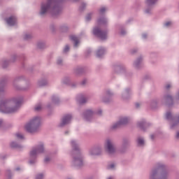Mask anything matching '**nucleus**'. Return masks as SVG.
Here are the masks:
<instances>
[{"label": "nucleus", "mask_w": 179, "mask_h": 179, "mask_svg": "<svg viewBox=\"0 0 179 179\" xmlns=\"http://www.w3.org/2000/svg\"><path fill=\"white\" fill-rule=\"evenodd\" d=\"M41 122V118H40L39 117H34L25 125L26 131H27V132H30L31 134H33V132H36L37 129H38V127H40Z\"/></svg>", "instance_id": "obj_1"}, {"label": "nucleus", "mask_w": 179, "mask_h": 179, "mask_svg": "<svg viewBox=\"0 0 179 179\" xmlns=\"http://www.w3.org/2000/svg\"><path fill=\"white\" fill-rule=\"evenodd\" d=\"M16 107L15 108H7L8 106V101H2L0 102V111L2 113H15V111H17V108H19L20 103L19 101L15 102Z\"/></svg>", "instance_id": "obj_2"}, {"label": "nucleus", "mask_w": 179, "mask_h": 179, "mask_svg": "<svg viewBox=\"0 0 179 179\" xmlns=\"http://www.w3.org/2000/svg\"><path fill=\"white\" fill-rule=\"evenodd\" d=\"M55 2V0H48L47 4L42 3L41 13H40L41 15H45V13L48 12L51 6L54 5Z\"/></svg>", "instance_id": "obj_3"}, {"label": "nucleus", "mask_w": 179, "mask_h": 179, "mask_svg": "<svg viewBox=\"0 0 179 179\" xmlns=\"http://www.w3.org/2000/svg\"><path fill=\"white\" fill-rule=\"evenodd\" d=\"M94 36H97L101 40H106L107 38V31H103L99 28H94L93 31Z\"/></svg>", "instance_id": "obj_4"}, {"label": "nucleus", "mask_w": 179, "mask_h": 179, "mask_svg": "<svg viewBox=\"0 0 179 179\" xmlns=\"http://www.w3.org/2000/svg\"><path fill=\"white\" fill-rule=\"evenodd\" d=\"M44 152V147L43 145L38 146L36 149H33L30 152V156L31 157L38 155V153H43Z\"/></svg>", "instance_id": "obj_5"}, {"label": "nucleus", "mask_w": 179, "mask_h": 179, "mask_svg": "<svg viewBox=\"0 0 179 179\" xmlns=\"http://www.w3.org/2000/svg\"><path fill=\"white\" fill-rule=\"evenodd\" d=\"M105 148L110 154L114 153L115 152V148H114V145H113V143H111V141L107 140L106 143L105 144Z\"/></svg>", "instance_id": "obj_6"}, {"label": "nucleus", "mask_w": 179, "mask_h": 179, "mask_svg": "<svg viewBox=\"0 0 179 179\" xmlns=\"http://www.w3.org/2000/svg\"><path fill=\"white\" fill-rule=\"evenodd\" d=\"M71 118H72V116L71 115H67L64 116L62 119L60 127H64V125H66V124H69Z\"/></svg>", "instance_id": "obj_7"}, {"label": "nucleus", "mask_w": 179, "mask_h": 179, "mask_svg": "<svg viewBox=\"0 0 179 179\" xmlns=\"http://www.w3.org/2000/svg\"><path fill=\"white\" fill-rule=\"evenodd\" d=\"M127 122H128V118L124 117V118L121 119L118 123L113 125V129L118 128V127H120V125H124V124H127Z\"/></svg>", "instance_id": "obj_8"}, {"label": "nucleus", "mask_w": 179, "mask_h": 179, "mask_svg": "<svg viewBox=\"0 0 179 179\" xmlns=\"http://www.w3.org/2000/svg\"><path fill=\"white\" fill-rule=\"evenodd\" d=\"M6 22L9 26H15L16 24V17H10L6 20Z\"/></svg>", "instance_id": "obj_9"}, {"label": "nucleus", "mask_w": 179, "mask_h": 179, "mask_svg": "<svg viewBox=\"0 0 179 179\" xmlns=\"http://www.w3.org/2000/svg\"><path fill=\"white\" fill-rule=\"evenodd\" d=\"M74 163L77 164V166H82V164H83V161L82 160V157L79 156L77 158H74Z\"/></svg>", "instance_id": "obj_10"}, {"label": "nucleus", "mask_w": 179, "mask_h": 179, "mask_svg": "<svg viewBox=\"0 0 179 179\" xmlns=\"http://www.w3.org/2000/svg\"><path fill=\"white\" fill-rule=\"evenodd\" d=\"M70 40H71L72 41H74L75 44V47H78V44H79V40L76 38V36L72 35L70 36Z\"/></svg>", "instance_id": "obj_11"}, {"label": "nucleus", "mask_w": 179, "mask_h": 179, "mask_svg": "<svg viewBox=\"0 0 179 179\" xmlns=\"http://www.w3.org/2000/svg\"><path fill=\"white\" fill-rule=\"evenodd\" d=\"M106 50L104 48H101L97 52H96V55L100 58L102 55H104Z\"/></svg>", "instance_id": "obj_12"}, {"label": "nucleus", "mask_w": 179, "mask_h": 179, "mask_svg": "<svg viewBox=\"0 0 179 179\" xmlns=\"http://www.w3.org/2000/svg\"><path fill=\"white\" fill-rule=\"evenodd\" d=\"M99 150L98 148H95V149L90 150V153L92 156H93L94 155H100V153L99 152Z\"/></svg>", "instance_id": "obj_13"}, {"label": "nucleus", "mask_w": 179, "mask_h": 179, "mask_svg": "<svg viewBox=\"0 0 179 179\" xmlns=\"http://www.w3.org/2000/svg\"><path fill=\"white\" fill-rule=\"evenodd\" d=\"M138 143L140 146H142V145H143L145 143V141H143V138H138Z\"/></svg>", "instance_id": "obj_14"}, {"label": "nucleus", "mask_w": 179, "mask_h": 179, "mask_svg": "<svg viewBox=\"0 0 179 179\" xmlns=\"http://www.w3.org/2000/svg\"><path fill=\"white\" fill-rule=\"evenodd\" d=\"M11 148H20V145L16 144V143L13 142L10 144Z\"/></svg>", "instance_id": "obj_15"}, {"label": "nucleus", "mask_w": 179, "mask_h": 179, "mask_svg": "<svg viewBox=\"0 0 179 179\" xmlns=\"http://www.w3.org/2000/svg\"><path fill=\"white\" fill-rule=\"evenodd\" d=\"M71 146H73L75 150L78 149V145L75 141H71Z\"/></svg>", "instance_id": "obj_16"}, {"label": "nucleus", "mask_w": 179, "mask_h": 179, "mask_svg": "<svg viewBox=\"0 0 179 179\" xmlns=\"http://www.w3.org/2000/svg\"><path fill=\"white\" fill-rule=\"evenodd\" d=\"M147 2L148 3V5H153V3H155V2H156V0H147Z\"/></svg>", "instance_id": "obj_17"}, {"label": "nucleus", "mask_w": 179, "mask_h": 179, "mask_svg": "<svg viewBox=\"0 0 179 179\" xmlns=\"http://www.w3.org/2000/svg\"><path fill=\"white\" fill-rule=\"evenodd\" d=\"M15 136H17V139H23V135L17 133L15 134Z\"/></svg>", "instance_id": "obj_18"}, {"label": "nucleus", "mask_w": 179, "mask_h": 179, "mask_svg": "<svg viewBox=\"0 0 179 179\" xmlns=\"http://www.w3.org/2000/svg\"><path fill=\"white\" fill-rule=\"evenodd\" d=\"M40 110H41V105H38L35 107L36 111H40Z\"/></svg>", "instance_id": "obj_19"}, {"label": "nucleus", "mask_w": 179, "mask_h": 179, "mask_svg": "<svg viewBox=\"0 0 179 179\" xmlns=\"http://www.w3.org/2000/svg\"><path fill=\"white\" fill-rule=\"evenodd\" d=\"M80 104H83V103H86V99L85 98L81 99L79 101Z\"/></svg>", "instance_id": "obj_20"}, {"label": "nucleus", "mask_w": 179, "mask_h": 179, "mask_svg": "<svg viewBox=\"0 0 179 179\" xmlns=\"http://www.w3.org/2000/svg\"><path fill=\"white\" fill-rule=\"evenodd\" d=\"M68 51H69V46L66 45L64 49V52H68Z\"/></svg>", "instance_id": "obj_21"}, {"label": "nucleus", "mask_w": 179, "mask_h": 179, "mask_svg": "<svg viewBox=\"0 0 179 179\" xmlns=\"http://www.w3.org/2000/svg\"><path fill=\"white\" fill-rule=\"evenodd\" d=\"M166 99L168 101H173V98L171 96H167L166 97Z\"/></svg>", "instance_id": "obj_22"}, {"label": "nucleus", "mask_w": 179, "mask_h": 179, "mask_svg": "<svg viewBox=\"0 0 179 179\" xmlns=\"http://www.w3.org/2000/svg\"><path fill=\"white\" fill-rule=\"evenodd\" d=\"M92 114H93V112L92 110H87V117H89V115H92Z\"/></svg>", "instance_id": "obj_23"}, {"label": "nucleus", "mask_w": 179, "mask_h": 179, "mask_svg": "<svg viewBox=\"0 0 179 179\" xmlns=\"http://www.w3.org/2000/svg\"><path fill=\"white\" fill-rule=\"evenodd\" d=\"M43 177V174H38L37 176H36V179H42Z\"/></svg>", "instance_id": "obj_24"}, {"label": "nucleus", "mask_w": 179, "mask_h": 179, "mask_svg": "<svg viewBox=\"0 0 179 179\" xmlns=\"http://www.w3.org/2000/svg\"><path fill=\"white\" fill-rule=\"evenodd\" d=\"M105 10H106V8L103 7L100 9L99 12L100 13H104Z\"/></svg>", "instance_id": "obj_25"}, {"label": "nucleus", "mask_w": 179, "mask_h": 179, "mask_svg": "<svg viewBox=\"0 0 179 179\" xmlns=\"http://www.w3.org/2000/svg\"><path fill=\"white\" fill-rule=\"evenodd\" d=\"M166 117L167 120L170 119V117H171V113H167L166 115Z\"/></svg>", "instance_id": "obj_26"}, {"label": "nucleus", "mask_w": 179, "mask_h": 179, "mask_svg": "<svg viewBox=\"0 0 179 179\" xmlns=\"http://www.w3.org/2000/svg\"><path fill=\"white\" fill-rule=\"evenodd\" d=\"M114 167H115V165H114V164H110V165H109L108 166V169H114Z\"/></svg>", "instance_id": "obj_27"}, {"label": "nucleus", "mask_w": 179, "mask_h": 179, "mask_svg": "<svg viewBox=\"0 0 179 179\" xmlns=\"http://www.w3.org/2000/svg\"><path fill=\"white\" fill-rule=\"evenodd\" d=\"M156 176V171H152V174L151 175V178H153Z\"/></svg>", "instance_id": "obj_28"}, {"label": "nucleus", "mask_w": 179, "mask_h": 179, "mask_svg": "<svg viewBox=\"0 0 179 179\" xmlns=\"http://www.w3.org/2000/svg\"><path fill=\"white\" fill-rule=\"evenodd\" d=\"M171 24V22H168L165 23V26H166V27L170 26Z\"/></svg>", "instance_id": "obj_29"}, {"label": "nucleus", "mask_w": 179, "mask_h": 179, "mask_svg": "<svg viewBox=\"0 0 179 179\" xmlns=\"http://www.w3.org/2000/svg\"><path fill=\"white\" fill-rule=\"evenodd\" d=\"M91 16H90V15H88L87 16V17H86V20H90V19H91Z\"/></svg>", "instance_id": "obj_30"}, {"label": "nucleus", "mask_w": 179, "mask_h": 179, "mask_svg": "<svg viewBox=\"0 0 179 179\" xmlns=\"http://www.w3.org/2000/svg\"><path fill=\"white\" fill-rule=\"evenodd\" d=\"M170 87H171V85H170V84H168V85L166 86V89H170Z\"/></svg>", "instance_id": "obj_31"}, {"label": "nucleus", "mask_w": 179, "mask_h": 179, "mask_svg": "<svg viewBox=\"0 0 179 179\" xmlns=\"http://www.w3.org/2000/svg\"><path fill=\"white\" fill-rule=\"evenodd\" d=\"M62 60H58V61H57V64H59H59H62Z\"/></svg>", "instance_id": "obj_32"}, {"label": "nucleus", "mask_w": 179, "mask_h": 179, "mask_svg": "<svg viewBox=\"0 0 179 179\" xmlns=\"http://www.w3.org/2000/svg\"><path fill=\"white\" fill-rule=\"evenodd\" d=\"M45 162H50V159H48V158L46 157V158L45 159Z\"/></svg>", "instance_id": "obj_33"}, {"label": "nucleus", "mask_w": 179, "mask_h": 179, "mask_svg": "<svg viewBox=\"0 0 179 179\" xmlns=\"http://www.w3.org/2000/svg\"><path fill=\"white\" fill-rule=\"evenodd\" d=\"M136 107L138 108L139 107V103H136Z\"/></svg>", "instance_id": "obj_34"}, {"label": "nucleus", "mask_w": 179, "mask_h": 179, "mask_svg": "<svg viewBox=\"0 0 179 179\" xmlns=\"http://www.w3.org/2000/svg\"><path fill=\"white\" fill-rule=\"evenodd\" d=\"M99 23H103V21L101 20H99Z\"/></svg>", "instance_id": "obj_35"}, {"label": "nucleus", "mask_w": 179, "mask_h": 179, "mask_svg": "<svg viewBox=\"0 0 179 179\" xmlns=\"http://www.w3.org/2000/svg\"><path fill=\"white\" fill-rule=\"evenodd\" d=\"M176 138H179V132L177 133Z\"/></svg>", "instance_id": "obj_36"}, {"label": "nucleus", "mask_w": 179, "mask_h": 179, "mask_svg": "<svg viewBox=\"0 0 179 179\" xmlns=\"http://www.w3.org/2000/svg\"><path fill=\"white\" fill-rule=\"evenodd\" d=\"M86 83V80H85L84 81H83V85H85Z\"/></svg>", "instance_id": "obj_37"}, {"label": "nucleus", "mask_w": 179, "mask_h": 179, "mask_svg": "<svg viewBox=\"0 0 179 179\" xmlns=\"http://www.w3.org/2000/svg\"><path fill=\"white\" fill-rule=\"evenodd\" d=\"M1 124H2V120H0V125H1Z\"/></svg>", "instance_id": "obj_38"}, {"label": "nucleus", "mask_w": 179, "mask_h": 179, "mask_svg": "<svg viewBox=\"0 0 179 179\" xmlns=\"http://www.w3.org/2000/svg\"><path fill=\"white\" fill-rule=\"evenodd\" d=\"M178 99H179V93L178 94Z\"/></svg>", "instance_id": "obj_39"}, {"label": "nucleus", "mask_w": 179, "mask_h": 179, "mask_svg": "<svg viewBox=\"0 0 179 179\" xmlns=\"http://www.w3.org/2000/svg\"><path fill=\"white\" fill-rule=\"evenodd\" d=\"M152 139H153V136H151Z\"/></svg>", "instance_id": "obj_40"}, {"label": "nucleus", "mask_w": 179, "mask_h": 179, "mask_svg": "<svg viewBox=\"0 0 179 179\" xmlns=\"http://www.w3.org/2000/svg\"><path fill=\"white\" fill-rule=\"evenodd\" d=\"M143 37H146V35H143Z\"/></svg>", "instance_id": "obj_41"}, {"label": "nucleus", "mask_w": 179, "mask_h": 179, "mask_svg": "<svg viewBox=\"0 0 179 179\" xmlns=\"http://www.w3.org/2000/svg\"><path fill=\"white\" fill-rule=\"evenodd\" d=\"M31 163H33V162H30V164H31Z\"/></svg>", "instance_id": "obj_42"}]
</instances>
